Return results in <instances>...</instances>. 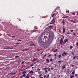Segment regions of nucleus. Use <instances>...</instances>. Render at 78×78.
Segmentation results:
<instances>
[{
    "instance_id": "obj_1",
    "label": "nucleus",
    "mask_w": 78,
    "mask_h": 78,
    "mask_svg": "<svg viewBox=\"0 0 78 78\" xmlns=\"http://www.w3.org/2000/svg\"><path fill=\"white\" fill-rule=\"evenodd\" d=\"M53 27V26H49L48 27H47L45 29V32H47V33H48L49 34H50V32H53L52 31H51V30L52 28Z\"/></svg>"
},
{
    "instance_id": "obj_2",
    "label": "nucleus",
    "mask_w": 78,
    "mask_h": 78,
    "mask_svg": "<svg viewBox=\"0 0 78 78\" xmlns=\"http://www.w3.org/2000/svg\"><path fill=\"white\" fill-rule=\"evenodd\" d=\"M69 41V40L67 39H66L63 42V44H65L66 42H67Z\"/></svg>"
},
{
    "instance_id": "obj_3",
    "label": "nucleus",
    "mask_w": 78,
    "mask_h": 78,
    "mask_svg": "<svg viewBox=\"0 0 78 78\" xmlns=\"http://www.w3.org/2000/svg\"><path fill=\"white\" fill-rule=\"evenodd\" d=\"M16 73L11 72L8 73V75H16Z\"/></svg>"
},
{
    "instance_id": "obj_4",
    "label": "nucleus",
    "mask_w": 78,
    "mask_h": 78,
    "mask_svg": "<svg viewBox=\"0 0 78 78\" xmlns=\"http://www.w3.org/2000/svg\"><path fill=\"white\" fill-rule=\"evenodd\" d=\"M62 42H63V39L62 38H61L60 39V45L62 44Z\"/></svg>"
},
{
    "instance_id": "obj_5",
    "label": "nucleus",
    "mask_w": 78,
    "mask_h": 78,
    "mask_svg": "<svg viewBox=\"0 0 78 78\" xmlns=\"http://www.w3.org/2000/svg\"><path fill=\"white\" fill-rule=\"evenodd\" d=\"M26 76V75L25 74H24L23 75H22L20 77V78H22V77H25Z\"/></svg>"
},
{
    "instance_id": "obj_6",
    "label": "nucleus",
    "mask_w": 78,
    "mask_h": 78,
    "mask_svg": "<svg viewBox=\"0 0 78 78\" xmlns=\"http://www.w3.org/2000/svg\"><path fill=\"white\" fill-rule=\"evenodd\" d=\"M70 21H71V22H72L73 23H76V22H75V21L72 20H70Z\"/></svg>"
},
{
    "instance_id": "obj_7",
    "label": "nucleus",
    "mask_w": 78,
    "mask_h": 78,
    "mask_svg": "<svg viewBox=\"0 0 78 78\" xmlns=\"http://www.w3.org/2000/svg\"><path fill=\"white\" fill-rule=\"evenodd\" d=\"M65 31H66V29H65V27H64L63 28V33H65Z\"/></svg>"
},
{
    "instance_id": "obj_8",
    "label": "nucleus",
    "mask_w": 78,
    "mask_h": 78,
    "mask_svg": "<svg viewBox=\"0 0 78 78\" xmlns=\"http://www.w3.org/2000/svg\"><path fill=\"white\" fill-rule=\"evenodd\" d=\"M58 63H61V62H64V61L63 60L58 61Z\"/></svg>"
},
{
    "instance_id": "obj_9",
    "label": "nucleus",
    "mask_w": 78,
    "mask_h": 78,
    "mask_svg": "<svg viewBox=\"0 0 78 78\" xmlns=\"http://www.w3.org/2000/svg\"><path fill=\"white\" fill-rule=\"evenodd\" d=\"M12 48L8 47V48H5L4 49H12Z\"/></svg>"
},
{
    "instance_id": "obj_10",
    "label": "nucleus",
    "mask_w": 78,
    "mask_h": 78,
    "mask_svg": "<svg viewBox=\"0 0 78 78\" xmlns=\"http://www.w3.org/2000/svg\"><path fill=\"white\" fill-rule=\"evenodd\" d=\"M30 73H34V72H33V71L31 70V71H30Z\"/></svg>"
},
{
    "instance_id": "obj_11",
    "label": "nucleus",
    "mask_w": 78,
    "mask_h": 78,
    "mask_svg": "<svg viewBox=\"0 0 78 78\" xmlns=\"http://www.w3.org/2000/svg\"><path fill=\"white\" fill-rule=\"evenodd\" d=\"M58 51V49H56L53 51V53H55V52H56V51Z\"/></svg>"
},
{
    "instance_id": "obj_12",
    "label": "nucleus",
    "mask_w": 78,
    "mask_h": 78,
    "mask_svg": "<svg viewBox=\"0 0 78 78\" xmlns=\"http://www.w3.org/2000/svg\"><path fill=\"white\" fill-rule=\"evenodd\" d=\"M63 53L64 54V55H67V52H66L64 51L63 52Z\"/></svg>"
},
{
    "instance_id": "obj_13",
    "label": "nucleus",
    "mask_w": 78,
    "mask_h": 78,
    "mask_svg": "<svg viewBox=\"0 0 78 78\" xmlns=\"http://www.w3.org/2000/svg\"><path fill=\"white\" fill-rule=\"evenodd\" d=\"M20 44H22V43H16V45H19Z\"/></svg>"
},
{
    "instance_id": "obj_14",
    "label": "nucleus",
    "mask_w": 78,
    "mask_h": 78,
    "mask_svg": "<svg viewBox=\"0 0 78 78\" xmlns=\"http://www.w3.org/2000/svg\"><path fill=\"white\" fill-rule=\"evenodd\" d=\"M74 77V75H72L70 76V78H73Z\"/></svg>"
},
{
    "instance_id": "obj_15",
    "label": "nucleus",
    "mask_w": 78,
    "mask_h": 78,
    "mask_svg": "<svg viewBox=\"0 0 78 78\" xmlns=\"http://www.w3.org/2000/svg\"><path fill=\"white\" fill-rule=\"evenodd\" d=\"M55 20H54L53 22L51 23L50 25L54 24V23H55Z\"/></svg>"
},
{
    "instance_id": "obj_16",
    "label": "nucleus",
    "mask_w": 78,
    "mask_h": 78,
    "mask_svg": "<svg viewBox=\"0 0 78 78\" xmlns=\"http://www.w3.org/2000/svg\"><path fill=\"white\" fill-rule=\"evenodd\" d=\"M48 68H44L43 69H42V70H47V69H48Z\"/></svg>"
},
{
    "instance_id": "obj_17",
    "label": "nucleus",
    "mask_w": 78,
    "mask_h": 78,
    "mask_svg": "<svg viewBox=\"0 0 78 78\" xmlns=\"http://www.w3.org/2000/svg\"><path fill=\"white\" fill-rule=\"evenodd\" d=\"M72 75H73V74H75V71H73L72 73H71Z\"/></svg>"
},
{
    "instance_id": "obj_18",
    "label": "nucleus",
    "mask_w": 78,
    "mask_h": 78,
    "mask_svg": "<svg viewBox=\"0 0 78 78\" xmlns=\"http://www.w3.org/2000/svg\"><path fill=\"white\" fill-rule=\"evenodd\" d=\"M61 54H60L58 55V58H61Z\"/></svg>"
},
{
    "instance_id": "obj_19",
    "label": "nucleus",
    "mask_w": 78,
    "mask_h": 78,
    "mask_svg": "<svg viewBox=\"0 0 78 78\" xmlns=\"http://www.w3.org/2000/svg\"><path fill=\"white\" fill-rule=\"evenodd\" d=\"M33 61H37V59L34 58L33 59Z\"/></svg>"
},
{
    "instance_id": "obj_20",
    "label": "nucleus",
    "mask_w": 78,
    "mask_h": 78,
    "mask_svg": "<svg viewBox=\"0 0 78 78\" xmlns=\"http://www.w3.org/2000/svg\"><path fill=\"white\" fill-rule=\"evenodd\" d=\"M62 69H65V68L66 67V66H62Z\"/></svg>"
},
{
    "instance_id": "obj_21",
    "label": "nucleus",
    "mask_w": 78,
    "mask_h": 78,
    "mask_svg": "<svg viewBox=\"0 0 78 78\" xmlns=\"http://www.w3.org/2000/svg\"><path fill=\"white\" fill-rule=\"evenodd\" d=\"M62 23L63 24V25H64V24H65V22L63 21H62Z\"/></svg>"
},
{
    "instance_id": "obj_22",
    "label": "nucleus",
    "mask_w": 78,
    "mask_h": 78,
    "mask_svg": "<svg viewBox=\"0 0 78 78\" xmlns=\"http://www.w3.org/2000/svg\"><path fill=\"white\" fill-rule=\"evenodd\" d=\"M46 62H48V63L49 62V60L48 59H46Z\"/></svg>"
},
{
    "instance_id": "obj_23",
    "label": "nucleus",
    "mask_w": 78,
    "mask_h": 78,
    "mask_svg": "<svg viewBox=\"0 0 78 78\" xmlns=\"http://www.w3.org/2000/svg\"><path fill=\"white\" fill-rule=\"evenodd\" d=\"M45 73H48V71L47 70H45Z\"/></svg>"
},
{
    "instance_id": "obj_24",
    "label": "nucleus",
    "mask_w": 78,
    "mask_h": 78,
    "mask_svg": "<svg viewBox=\"0 0 78 78\" xmlns=\"http://www.w3.org/2000/svg\"><path fill=\"white\" fill-rule=\"evenodd\" d=\"M53 61V59L52 58H50V61L51 62V61Z\"/></svg>"
},
{
    "instance_id": "obj_25",
    "label": "nucleus",
    "mask_w": 78,
    "mask_h": 78,
    "mask_svg": "<svg viewBox=\"0 0 78 78\" xmlns=\"http://www.w3.org/2000/svg\"><path fill=\"white\" fill-rule=\"evenodd\" d=\"M34 64L33 63L32 64H31L30 65V66H31V67H32V66H33V65H34Z\"/></svg>"
},
{
    "instance_id": "obj_26",
    "label": "nucleus",
    "mask_w": 78,
    "mask_h": 78,
    "mask_svg": "<svg viewBox=\"0 0 78 78\" xmlns=\"http://www.w3.org/2000/svg\"><path fill=\"white\" fill-rule=\"evenodd\" d=\"M66 13H69V11L66 10Z\"/></svg>"
},
{
    "instance_id": "obj_27",
    "label": "nucleus",
    "mask_w": 78,
    "mask_h": 78,
    "mask_svg": "<svg viewBox=\"0 0 78 78\" xmlns=\"http://www.w3.org/2000/svg\"><path fill=\"white\" fill-rule=\"evenodd\" d=\"M32 45H34V46L35 45L34 44H30L29 45V46H32Z\"/></svg>"
},
{
    "instance_id": "obj_28",
    "label": "nucleus",
    "mask_w": 78,
    "mask_h": 78,
    "mask_svg": "<svg viewBox=\"0 0 78 78\" xmlns=\"http://www.w3.org/2000/svg\"><path fill=\"white\" fill-rule=\"evenodd\" d=\"M26 73V71H24L23 72L22 74H24L25 73Z\"/></svg>"
},
{
    "instance_id": "obj_29",
    "label": "nucleus",
    "mask_w": 78,
    "mask_h": 78,
    "mask_svg": "<svg viewBox=\"0 0 78 78\" xmlns=\"http://www.w3.org/2000/svg\"><path fill=\"white\" fill-rule=\"evenodd\" d=\"M19 57L18 55H17L15 57V58H19Z\"/></svg>"
},
{
    "instance_id": "obj_30",
    "label": "nucleus",
    "mask_w": 78,
    "mask_h": 78,
    "mask_svg": "<svg viewBox=\"0 0 78 78\" xmlns=\"http://www.w3.org/2000/svg\"><path fill=\"white\" fill-rule=\"evenodd\" d=\"M54 20H55V18H53L52 20L51 21V22H52L53 21H54Z\"/></svg>"
},
{
    "instance_id": "obj_31",
    "label": "nucleus",
    "mask_w": 78,
    "mask_h": 78,
    "mask_svg": "<svg viewBox=\"0 0 78 78\" xmlns=\"http://www.w3.org/2000/svg\"><path fill=\"white\" fill-rule=\"evenodd\" d=\"M67 17H68V16H65V17H64V18H67Z\"/></svg>"
},
{
    "instance_id": "obj_32",
    "label": "nucleus",
    "mask_w": 78,
    "mask_h": 78,
    "mask_svg": "<svg viewBox=\"0 0 78 78\" xmlns=\"http://www.w3.org/2000/svg\"><path fill=\"white\" fill-rule=\"evenodd\" d=\"M36 30H33L32 31V33H33L34 32H35Z\"/></svg>"
},
{
    "instance_id": "obj_33",
    "label": "nucleus",
    "mask_w": 78,
    "mask_h": 78,
    "mask_svg": "<svg viewBox=\"0 0 78 78\" xmlns=\"http://www.w3.org/2000/svg\"><path fill=\"white\" fill-rule=\"evenodd\" d=\"M70 49H72L73 48V46H71L70 47Z\"/></svg>"
},
{
    "instance_id": "obj_34",
    "label": "nucleus",
    "mask_w": 78,
    "mask_h": 78,
    "mask_svg": "<svg viewBox=\"0 0 78 78\" xmlns=\"http://www.w3.org/2000/svg\"><path fill=\"white\" fill-rule=\"evenodd\" d=\"M57 9V8H56L55 9V11H54L53 12V13H54L55 12V11H56V10Z\"/></svg>"
},
{
    "instance_id": "obj_35",
    "label": "nucleus",
    "mask_w": 78,
    "mask_h": 78,
    "mask_svg": "<svg viewBox=\"0 0 78 78\" xmlns=\"http://www.w3.org/2000/svg\"><path fill=\"white\" fill-rule=\"evenodd\" d=\"M25 78H29V76H26L25 77Z\"/></svg>"
},
{
    "instance_id": "obj_36",
    "label": "nucleus",
    "mask_w": 78,
    "mask_h": 78,
    "mask_svg": "<svg viewBox=\"0 0 78 78\" xmlns=\"http://www.w3.org/2000/svg\"><path fill=\"white\" fill-rule=\"evenodd\" d=\"M42 74H41L39 75V77H41V76H42Z\"/></svg>"
},
{
    "instance_id": "obj_37",
    "label": "nucleus",
    "mask_w": 78,
    "mask_h": 78,
    "mask_svg": "<svg viewBox=\"0 0 78 78\" xmlns=\"http://www.w3.org/2000/svg\"><path fill=\"white\" fill-rule=\"evenodd\" d=\"M11 37H12V38L14 37V38H15V37H16L15 36H11Z\"/></svg>"
},
{
    "instance_id": "obj_38",
    "label": "nucleus",
    "mask_w": 78,
    "mask_h": 78,
    "mask_svg": "<svg viewBox=\"0 0 78 78\" xmlns=\"http://www.w3.org/2000/svg\"><path fill=\"white\" fill-rule=\"evenodd\" d=\"M46 76H47V75H45V76H44V78H46Z\"/></svg>"
},
{
    "instance_id": "obj_39",
    "label": "nucleus",
    "mask_w": 78,
    "mask_h": 78,
    "mask_svg": "<svg viewBox=\"0 0 78 78\" xmlns=\"http://www.w3.org/2000/svg\"><path fill=\"white\" fill-rule=\"evenodd\" d=\"M70 31L71 32H73V30L72 29L70 30Z\"/></svg>"
},
{
    "instance_id": "obj_40",
    "label": "nucleus",
    "mask_w": 78,
    "mask_h": 78,
    "mask_svg": "<svg viewBox=\"0 0 78 78\" xmlns=\"http://www.w3.org/2000/svg\"><path fill=\"white\" fill-rule=\"evenodd\" d=\"M72 54L73 55H74V53L73 52V51H72Z\"/></svg>"
},
{
    "instance_id": "obj_41",
    "label": "nucleus",
    "mask_w": 78,
    "mask_h": 78,
    "mask_svg": "<svg viewBox=\"0 0 78 78\" xmlns=\"http://www.w3.org/2000/svg\"><path fill=\"white\" fill-rule=\"evenodd\" d=\"M24 62H25V61H23L22 62V64H23V63H24Z\"/></svg>"
},
{
    "instance_id": "obj_42",
    "label": "nucleus",
    "mask_w": 78,
    "mask_h": 78,
    "mask_svg": "<svg viewBox=\"0 0 78 78\" xmlns=\"http://www.w3.org/2000/svg\"><path fill=\"white\" fill-rule=\"evenodd\" d=\"M49 78V75H48L46 77V78Z\"/></svg>"
},
{
    "instance_id": "obj_43",
    "label": "nucleus",
    "mask_w": 78,
    "mask_h": 78,
    "mask_svg": "<svg viewBox=\"0 0 78 78\" xmlns=\"http://www.w3.org/2000/svg\"><path fill=\"white\" fill-rule=\"evenodd\" d=\"M72 14L73 16H75V13H73Z\"/></svg>"
},
{
    "instance_id": "obj_44",
    "label": "nucleus",
    "mask_w": 78,
    "mask_h": 78,
    "mask_svg": "<svg viewBox=\"0 0 78 78\" xmlns=\"http://www.w3.org/2000/svg\"><path fill=\"white\" fill-rule=\"evenodd\" d=\"M75 58H76V56H74L73 58V59H75Z\"/></svg>"
},
{
    "instance_id": "obj_45",
    "label": "nucleus",
    "mask_w": 78,
    "mask_h": 78,
    "mask_svg": "<svg viewBox=\"0 0 78 78\" xmlns=\"http://www.w3.org/2000/svg\"><path fill=\"white\" fill-rule=\"evenodd\" d=\"M48 71H50V68H48Z\"/></svg>"
},
{
    "instance_id": "obj_46",
    "label": "nucleus",
    "mask_w": 78,
    "mask_h": 78,
    "mask_svg": "<svg viewBox=\"0 0 78 78\" xmlns=\"http://www.w3.org/2000/svg\"><path fill=\"white\" fill-rule=\"evenodd\" d=\"M55 15V14H53V15H52V17H53V16H54Z\"/></svg>"
},
{
    "instance_id": "obj_47",
    "label": "nucleus",
    "mask_w": 78,
    "mask_h": 78,
    "mask_svg": "<svg viewBox=\"0 0 78 78\" xmlns=\"http://www.w3.org/2000/svg\"><path fill=\"white\" fill-rule=\"evenodd\" d=\"M37 62H38V61H37V62H34V64H36V63H37Z\"/></svg>"
},
{
    "instance_id": "obj_48",
    "label": "nucleus",
    "mask_w": 78,
    "mask_h": 78,
    "mask_svg": "<svg viewBox=\"0 0 78 78\" xmlns=\"http://www.w3.org/2000/svg\"><path fill=\"white\" fill-rule=\"evenodd\" d=\"M64 53H63V54H62V56H64Z\"/></svg>"
},
{
    "instance_id": "obj_49",
    "label": "nucleus",
    "mask_w": 78,
    "mask_h": 78,
    "mask_svg": "<svg viewBox=\"0 0 78 78\" xmlns=\"http://www.w3.org/2000/svg\"><path fill=\"white\" fill-rule=\"evenodd\" d=\"M37 70H38V71L41 70V69H37Z\"/></svg>"
},
{
    "instance_id": "obj_50",
    "label": "nucleus",
    "mask_w": 78,
    "mask_h": 78,
    "mask_svg": "<svg viewBox=\"0 0 78 78\" xmlns=\"http://www.w3.org/2000/svg\"><path fill=\"white\" fill-rule=\"evenodd\" d=\"M57 55L56 54H55L54 55V56H55V57H56V56Z\"/></svg>"
},
{
    "instance_id": "obj_51",
    "label": "nucleus",
    "mask_w": 78,
    "mask_h": 78,
    "mask_svg": "<svg viewBox=\"0 0 78 78\" xmlns=\"http://www.w3.org/2000/svg\"><path fill=\"white\" fill-rule=\"evenodd\" d=\"M62 37L63 39H64V35H62Z\"/></svg>"
},
{
    "instance_id": "obj_52",
    "label": "nucleus",
    "mask_w": 78,
    "mask_h": 78,
    "mask_svg": "<svg viewBox=\"0 0 78 78\" xmlns=\"http://www.w3.org/2000/svg\"><path fill=\"white\" fill-rule=\"evenodd\" d=\"M20 41H22V40H18V42H19Z\"/></svg>"
},
{
    "instance_id": "obj_53",
    "label": "nucleus",
    "mask_w": 78,
    "mask_h": 78,
    "mask_svg": "<svg viewBox=\"0 0 78 78\" xmlns=\"http://www.w3.org/2000/svg\"><path fill=\"white\" fill-rule=\"evenodd\" d=\"M47 56V55H44V58H45V56Z\"/></svg>"
},
{
    "instance_id": "obj_54",
    "label": "nucleus",
    "mask_w": 78,
    "mask_h": 78,
    "mask_svg": "<svg viewBox=\"0 0 78 78\" xmlns=\"http://www.w3.org/2000/svg\"><path fill=\"white\" fill-rule=\"evenodd\" d=\"M28 68H30L29 66L27 67V68H26V69H27Z\"/></svg>"
},
{
    "instance_id": "obj_55",
    "label": "nucleus",
    "mask_w": 78,
    "mask_h": 78,
    "mask_svg": "<svg viewBox=\"0 0 78 78\" xmlns=\"http://www.w3.org/2000/svg\"><path fill=\"white\" fill-rule=\"evenodd\" d=\"M45 37H47V36H44V39H45Z\"/></svg>"
},
{
    "instance_id": "obj_56",
    "label": "nucleus",
    "mask_w": 78,
    "mask_h": 78,
    "mask_svg": "<svg viewBox=\"0 0 78 78\" xmlns=\"http://www.w3.org/2000/svg\"><path fill=\"white\" fill-rule=\"evenodd\" d=\"M76 44L77 46H78V43H76Z\"/></svg>"
},
{
    "instance_id": "obj_57",
    "label": "nucleus",
    "mask_w": 78,
    "mask_h": 78,
    "mask_svg": "<svg viewBox=\"0 0 78 78\" xmlns=\"http://www.w3.org/2000/svg\"><path fill=\"white\" fill-rule=\"evenodd\" d=\"M67 34H70V33H69V32H68L67 33Z\"/></svg>"
},
{
    "instance_id": "obj_58",
    "label": "nucleus",
    "mask_w": 78,
    "mask_h": 78,
    "mask_svg": "<svg viewBox=\"0 0 78 78\" xmlns=\"http://www.w3.org/2000/svg\"><path fill=\"white\" fill-rule=\"evenodd\" d=\"M51 70H53V68H51Z\"/></svg>"
},
{
    "instance_id": "obj_59",
    "label": "nucleus",
    "mask_w": 78,
    "mask_h": 78,
    "mask_svg": "<svg viewBox=\"0 0 78 78\" xmlns=\"http://www.w3.org/2000/svg\"><path fill=\"white\" fill-rule=\"evenodd\" d=\"M74 66V65H72L71 66L73 67Z\"/></svg>"
},
{
    "instance_id": "obj_60",
    "label": "nucleus",
    "mask_w": 78,
    "mask_h": 78,
    "mask_svg": "<svg viewBox=\"0 0 78 78\" xmlns=\"http://www.w3.org/2000/svg\"><path fill=\"white\" fill-rule=\"evenodd\" d=\"M73 36H75V33L73 34Z\"/></svg>"
},
{
    "instance_id": "obj_61",
    "label": "nucleus",
    "mask_w": 78,
    "mask_h": 78,
    "mask_svg": "<svg viewBox=\"0 0 78 78\" xmlns=\"http://www.w3.org/2000/svg\"><path fill=\"white\" fill-rule=\"evenodd\" d=\"M75 76H77V74H75Z\"/></svg>"
},
{
    "instance_id": "obj_62",
    "label": "nucleus",
    "mask_w": 78,
    "mask_h": 78,
    "mask_svg": "<svg viewBox=\"0 0 78 78\" xmlns=\"http://www.w3.org/2000/svg\"><path fill=\"white\" fill-rule=\"evenodd\" d=\"M44 53V52H42L41 53V55H42V53Z\"/></svg>"
},
{
    "instance_id": "obj_63",
    "label": "nucleus",
    "mask_w": 78,
    "mask_h": 78,
    "mask_svg": "<svg viewBox=\"0 0 78 78\" xmlns=\"http://www.w3.org/2000/svg\"><path fill=\"white\" fill-rule=\"evenodd\" d=\"M53 50H54V49L52 48V49L51 50V51H53Z\"/></svg>"
},
{
    "instance_id": "obj_64",
    "label": "nucleus",
    "mask_w": 78,
    "mask_h": 78,
    "mask_svg": "<svg viewBox=\"0 0 78 78\" xmlns=\"http://www.w3.org/2000/svg\"><path fill=\"white\" fill-rule=\"evenodd\" d=\"M48 56H49V57H50L51 56V55H49Z\"/></svg>"
}]
</instances>
